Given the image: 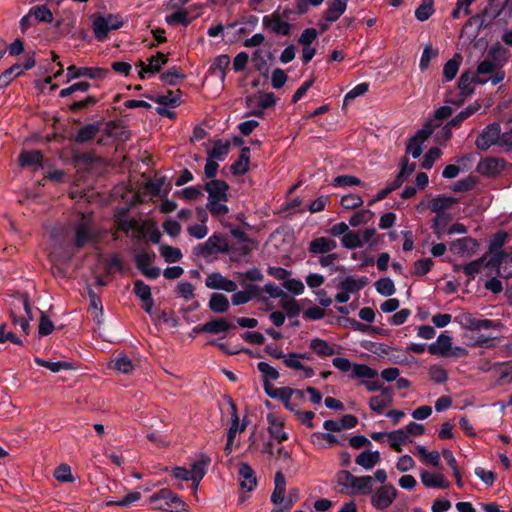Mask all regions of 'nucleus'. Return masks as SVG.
<instances>
[{"mask_svg": "<svg viewBox=\"0 0 512 512\" xmlns=\"http://www.w3.org/2000/svg\"><path fill=\"white\" fill-rule=\"evenodd\" d=\"M252 60L254 62L255 69L259 71V73L263 77H268L269 75V65L267 61L262 56L261 50H256L252 54Z\"/></svg>", "mask_w": 512, "mask_h": 512, "instance_id": "nucleus-58", "label": "nucleus"}, {"mask_svg": "<svg viewBox=\"0 0 512 512\" xmlns=\"http://www.w3.org/2000/svg\"><path fill=\"white\" fill-rule=\"evenodd\" d=\"M203 329H205L206 333L219 334L231 329H236V325L228 322L225 318H214L204 323Z\"/></svg>", "mask_w": 512, "mask_h": 512, "instance_id": "nucleus-22", "label": "nucleus"}, {"mask_svg": "<svg viewBox=\"0 0 512 512\" xmlns=\"http://www.w3.org/2000/svg\"><path fill=\"white\" fill-rule=\"evenodd\" d=\"M336 248L337 243L335 240L326 237H317L309 243L308 251L313 255L326 254Z\"/></svg>", "mask_w": 512, "mask_h": 512, "instance_id": "nucleus-14", "label": "nucleus"}, {"mask_svg": "<svg viewBox=\"0 0 512 512\" xmlns=\"http://www.w3.org/2000/svg\"><path fill=\"white\" fill-rule=\"evenodd\" d=\"M19 165L23 168L31 166H41L43 154L39 150H24L18 157Z\"/></svg>", "mask_w": 512, "mask_h": 512, "instance_id": "nucleus-26", "label": "nucleus"}, {"mask_svg": "<svg viewBox=\"0 0 512 512\" xmlns=\"http://www.w3.org/2000/svg\"><path fill=\"white\" fill-rule=\"evenodd\" d=\"M397 494L392 484H384L371 496V505L378 511H384L391 506Z\"/></svg>", "mask_w": 512, "mask_h": 512, "instance_id": "nucleus-5", "label": "nucleus"}, {"mask_svg": "<svg viewBox=\"0 0 512 512\" xmlns=\"http://www.w3.org/2000/svg\"><path fill=\"white\" fill-rule=\"evenodd\" d=\"M177 93L178 94H175L173 91L168 90L167 93L163 94V95L154 96V95L144 94V96L146 98H148L149 100H151L161 106H170L172 108H175L181 104V100H180V96H179V94H181V90L178 89Z\"/></svg>", "mask_w": 512, "mask_h": 512, "instance_id": "nucleus-21", "label": "nucleus"}, {"mask_svg": "<svg viewBox=\"0 0 512 512\" xmlns=\"http://www.w3.org/2000/svg\"><path fill=\"white\" fill-rule=\"evenodd\" d=\"M174 195L177 197H182L183 199L188 201H193L201 198L203 196V193L199 187L190 186L175 192Z\"/></svg>", "mask_w": 512, "mask_h": 512, "instance_id": "nucleus-64", "label": "nucleus"}, {"mask_svg": "<svg viewBox=\"0 0 512 512\" xmlns=\"http://www.w3.org/2000/svg\"><path fill=\"white\" fill-rule=\"evenodd\" d=\"M192 20L193 18L189 17L188 10L184 8H176L174 13L167 15L165 18L166 23L171 26L181 24L187 27L192 22Z\"/></svg>", "mask_w": 512, "mask_h": 512, "instance_id": "nucleus-31", "label": "nucleus"}, {"mask_svg": "<svg viewBox=\"0 0 512 512\" xmlns=\"http://www.w3.org/2000/svg\"><path fill=\"white\" fill-rule=\"evenodd\" d=\"M208 307L214 313H225L229 310L230 304L228 298L224 294L212 293Z\"/></svg>", "mask_w": 512, "mask_h": 512, "instance_id": "nucleus-30", "label": "nucleus"}, {"mask_svg": "<svg viewBox=\"0 0 512 512\" xmlns=\"http://www.w3.org/2000/svg\"><path fill=\"white\" fill-rule=\"evenodd\" d=\"M486 57L496 63L498 67L503 68L509 59V51L501 44L497 43L490 47Z\"/></svg>", "mask_w": 512, "mask_h": 512, "instance_id": "nucleus-27", "label": "nucleus"}, {"mask_svg": "<svg viewBox=\"0 0 512 512\" xmlns=\"http://www.w3.org/2000/svg\"><path fill=\"white\" fill-rule=\"evenodd\" d=\"M491 256L485 263V268L495 269L496 274L499 277H502V264H503V256L504 250L499 251L498 253H490Z\"/></svg>", "mask_w": 512, "mask_h": 512, "instance_id": "nucleus-52", "label": "nucleus"}, {"mask_svg": "<svg viewBox=\"0 0 512 512\" xmlns=\"http://www.w3.org/2000/svg\"><path fill=\"white\" fill-rule=\"evenodd\" d=\"M347 4V2L342 0L328 2V7L323 12L322 18L327 22H336L345 13Z\"/></svg>", "mask_w": 512, "mask_h": 512, "instance_id": "nucleus-16", "label": "nucleus"}, {"mask_svg": "<svg viewBox=\"0 0 512 512\" xmlns=\"http://www.w3.org/2000/svg\"><path fill=\"white\" fill-rule=\"evenodd\" d=\"M477 184V180L474 176H468L464 179H460L454 183L452 190L456 193L468 192Z\"/></svg>", "mask_w": 512, "mask_h": 512, "instance_id": "nucleus-57", "label": "nucleus"}, {"mask_svg": "<svg viewBox=\"0 0 512 512\" xmlns=\"http://www.w3.org/2000/svg\"><path fill=\"white\" fill-rule=\"evenodd\" d=\"M186 78V75L182 72L180 67H170L166 72L162 73L160 80L167 85L175 86L179 80Z\"/></svg>", "mask_w": 512, "mask_h": 512, "instance_id": "nucleus-38", "label": "nucleus"}, {"mask_svg": "<svg viewBox=\"0 0 512 512\" xmlns=\"http://www.w3.org/2000/svg\"><path fill=\"white\" fill-rule=\"evenodd\" d=\"M452 217L449 213H442L433 218L432 229L438 239H441L446 232L448 224L451 222Z\"/></svg>", "mask_w": 512, "mask_h": 512, "instance_id": "nucleus-37", "label": "nucleus"}, {"mask_svg": "<svg viewBox=\"0 0 512 512\" xmlns=\"http://www.w3.org/2000/svg\"><path fill=\"white\" fill-rule=\"evenodd\" d=\"M227 401L231 410V425L227 433V438H229V442H234L236 434L245 430L246 423L243 421L242 425H239L240 419L237 412V406L231 397H228Z\"/></svg>", "mask_w": 512, "mask_h": 512, "instance_id": "nucleus-15", "label": "nucleus"}, {"mask_svg": "<svg viewBox=\"0 0 512 512\" xmlns=\"http://www.w3.org/2000/svg\"><path fill=\"white\" fill-rule=\"evenodd\" d=\"M239 476L241 487L247 491H252L257 486V478L253 468L247 463H241L239 467Z\"/></svg>", "mask_w": 512, "mask_h": 512, "instance_id": "nucleus-17", "label": "nucleus"}, {"mask_svg": "<svg viewBox=\"0 0 512 512\" xmlns=\"http://www.w3.org/2000/svg\"><path fill=\"white\" fill-rule=\"evenodd\" d=\"M374 213L371 210L364 209L355 212L349 219V224L352 227H357L361 224H367L373 218Z\"/></svg>", "mask_w": 512, "mask_h": 512, "instance_id": "nucleus-51", "label": "nucleus"}, {"mask_svg": "<svg viewBox=\"0 0 512 512\" xmlns=\"http://www.w3.org/2000/svg\"><path fill=\"white\" fill-rule=\"evenodd\" d=\"M452 337L447 335L446 332L441 333L437 340L428 345L427 350L434 356H449L451 352Z\"/></svg>", "mask_w": 512, "mask_h": 512, "instance_id": "nucleus-11", "label": "nucleus"}, {"mask_svg": "<svg viewBox=\"0 0 512 512\" xmlns=\"http://www.w3.org/2000/svg\"><path fill=\"white\" fill-rule=\"evenodd\" d=\"M230 151V142L226 140L214 141L212 149L207 150V154L210 158L223 161Z\"/></svg>", "mask_w": 512, "mask_h": 512, "instance_id": "nucleus-34", "label": "nucleus"}, {"mask_svg": "<svg viewBox=\"0 0 512 512\" xmlns=\"http://www.w3.org/2000/svg\"><path fill=\"white\" fill-rule=\"evenodd\" d=\"M341 243L343 247L351 250L363 247V240L360 234L351 230L342 236Z\"/></svg>", "mask_w": 512, "mask_h": 512, "instance_id": "nucleus-41", "label": "nucleus"}, {"mask_svg": "<svg viewBox=\"0 0 512 512\" xmlns=\"http://www.w3.org/2000/svg\"><path fill=\"white\" fill-rule=\"evenodd\" d=\"M362 184L361 179L353 175H339L332 182L334 187L361 186Z\"/></svg>", "mask_w": 512, "mask_h": 512, "instance_id": "nucleus-53", "label": "nucleus"}, {"mask_svg": "<svg viewBox=\"0 0 512 512\" xmlns=\"http://www.w3.org/2000/svg\"><path fill=\"white\" fill-rule=\"evenodd\" d=\"M108 74V70L104 68L93 67H77L70 65L67 68L66 78L67 82L80 77H88L90 79H103Z\"/></svg>", "mask_w": 512, "mask_h": 512, "instance_id": "nucleus-7", "label": "nucleus"}, {"mask_svg": "<svg viewBox=\"0 0 512 512\" xmlns=\"http://www.w3.org/2000/svg\"><path fill=\"white\" fill-rule=\"evenodd\" d=\"M154 509L164 512H181L186 510V503L171 489L163 488L149 498Z\"/></svg>", "mask_w": 512, "mask_h": 512, "instance_id": "nucleus-1", "label": "nucleus"}, {"mask_svg": "<svg viewBox=\"0 0 512 512\" xmlns=\"http://www.w3.org/2000/svg\"><path fill=\"white\" fill-rule=\"evenodd\" d=\"M434 263L431 258H422L414 263V272L415 276H424L429 273L433 267Z\"/></svg>", "mask_w": 512, "mask_h": 512, "instance_id": "nucleus-63", "label": "nucleus"}, {"mask_svg": "<svg viewBox=\"0 0 512 512\" xmlns=\"http://www.w3.org/2000/svg\"><path fill=\"white\" fill-rule=\"evenodd\" d=\"M210 464V458L202 456L200 460L192 464L190 473L192 474V482L195 487L198 486L207 472V467Z\"/></svg>", "mask_w": 512, "mask_h": 512, "instance_id": "nucleus-29", "label": "nucleus"}, {"mask_svg": "<svg viewBox=\"0 0 512 512\" xmlns=\"http://www.w3.org/2000/svg\"><path fill=\"white\" fill-rule=\"evenodd\" d=\"M92 28L95 38L98 41H104L108 37L109 32L112 31L111 28H109L107 21L104 19V16L101 15L94 17Z\"/></svg>", "mask_w": 512, "mask_h": 512, "instance_id": "nucleus-33", "label": "nucleus"}, {"mask_svg": "<svg viewBox=\"0 0 512 512\" xmlns=\"http://www.w3.org/2000/svg\"><path fill=\"white\" fill-rule=\"evenodd\" d=\"M167 182L166 176H161L159 178H156L155 180L148 181L146 183V190L148 193L154 197H158L161 195L163 191V187Z\"/></svg>", "mask_w": 512, "mask_h": 512, "instance_id": "nucleus-56", "label": "nucleus"}, {"mask_svg": "<svg viewBox=\"0 0 512 512\" xmlns=\"http://www.w3.org/2000/svg\"><path fill=\"white\" fill-rule=\"evenodd\" d=\"M95 240V234L91 226L86 222H79L75 226L74 245L77 249L83 248L89 242Z\"/></svg>", "mask_w": 512, "mask_h": 512, "instance_id": "nucleus-12", "label": "nucleus"}, {"mask_svg": "<svg viewBox=\"0 0 512 512\" xmlns=\"http://www.w3.org/2000/svg\"><path fill=\"white\" fill-rule=\"evenodd\" d=\"M102 122H94L90 124H86L82 128H80L74 138L75 142L79 144L86 143L88 141L93 140L96 135L101 130Z\"/></svg>", "mask_w": 512, "mask_h": 512, "instance_id": "nucleus-20", "label": "nucleus"}, {"mask_svg": "<svg viewBox=\"0 0 512 512\" xmlns=\"http://www.w3.org/2000/svg\"><path fill=\"white\" fill-rule=\"evenodd\" d=\"M257 369L262 374V382L275 381L280 377L278 370L266 362H259L257 364Z\"/></svg>", "mask_w": 512, "mask_h": 512, "instance_id": "nucleus-50", "label": "nucleus"}, {"mask_svg": "<svg viewBox=\"0 0 512 512\" xmlns=\"http://www.w3.org/2000/svg\"><path fill=\"white\" fill-rule=\"evenodd\" d=\"M473 84V72L467 70L463 72L458 79V88L460 90L461 99L458 102H454L457 105H461L465 98L474 93Z\"/></svg>", "mask_w": 512, "mask_h": 512, "instance_id": "nucleus-19", "label": "nucleus"}, {"mask_svg": "<svg viewBox=\"0 0 512 512\" xmlns=\"http://www.w3.org/2000/svg\"><path fill=\"white\" fill-rule=\"evenodd\" d=\"M478 248V241L472 237L459 238L450 244V251L454 254L472 256L477 252Z\"/></svg>", "mask_w": 512, "mask_h": 512, "instance_id": "nucleus-9", "label": "nucleus"}, {"mask_svg": "<svg viewBox=\"0 0 512 512\" xmlns=\"http://www.w3.org/2000/svg\"><path fill=\"white\" fill-rule=\"evenodd\" d=\"M22 74L21 64L15 63L0 75V88L7 87L11 81Z\"/></svg>", "mask_w": 512, "mask_h": 512, "instance_id": "nucleus-47", "label": "nucleus"}, {"mask_svg": "<svg viewBox=\"0 0 512 512\" xmlns=\"http://www.w3.org/2000/svg\"><path fill=\"white\" fill-rule=\"evenodd\" d=\"M506 0H489L488 4L483 9L482 16L486 21L488 27H490L494 20L498 18L501 13L505 10Z\"/></svg>", "mask_w": 512, "mask_h": 512, "instance_id": "nucleus-13", "label": "nucleus"}, {"mask_svg": "<svg viewBox=\"0 0 512 512\" xmlns=\"http://www.w3.org/2000/svg\"><path fill=\"white\" fill-rule=\"evenodd\" d=\"M262 27L266 32L279 36H290L293 29L291 23L282 20L279 16V8L262 18Z\"/></svg>", "mask_w": 512, "mask_h": 512, "instance_id": "nucleus-3", "label": "nucleus"}, {"mask_svg": "<svg viewBox=\"0 0 512 512\" xmlns=\"http://www.w3.org/2000/svg\"><path fill=\"white\" fill-rule=\"evenodd\" d=\"M159 252L167 263L178 262L183 257L182 252L179 248L165 244L160 246Z\"/></svg>", "mask_w": 512, "mask_h": 512, "instance_id": "nucleus-43", "label": "nucleus"}, {"mask_svg": "<svg viewBox=\"0 0 512 512\" xmlns=\"http://www.w3.org/2000/svg\"><path fill=\"white\" fill-rule=\"evenodd\" d=\"M455 203H457V199L454 197L438 195L430 200L428 207L432 212H435L436 215H439L445 213L444 211Z\"/></svg>", "mask_w": 512, "mask_h": 512, "instance_id": "nucleus-24", "label": "nucleus"}, {"mask_svg": "<svg viewBox=\"0 0 512 512\" xmlns=\"http://www.w3.org/2000/svg\"><path fill=\"white\" fill-rule=\"evenodd\" d=\"M229 184L221 179H212L205 183L204 190L208 193V202H227L229 200Z\"/></svg>", "mask_w": 512, "mask_h": 512, "instance_id": "nucleus-6", "label": "nucleus"}, {"mask_svg": "<svg viewBox=\"0 0 512 512\" xmlns=\"http://www.w3.org/2000/svg\"><path fill=\"white\" fill-rule=\"evenodd\" d=\"M439 55L438 49L432 47L431 44H427L422 52L419 68L421 71H425L429 68L432 59H435Z\"/></svg>", "mask_w": 512, "mask_h": 512, "instance_id": "nucleus-48", "label": "nucleus"}, {"mask_svg": "<svg viewBox=\"0 0 512 512\" xmlns=\"http://www.w3.org/2000/svg\"><path fill=\"white\" fill-rule=\"evenodd\" d=\"M280 306L286 311L289 318L297 317L301 312V306L294 298H289L287 295L280 300Z\"/></svg>", "mask_w": 512, "mask_h": 512, "instance_id": "nucleus-46", "label": "nucleus"}, {"mask_svg": "<svg viewBox=\"0 0 512 512\" xmlns=\"http://www.w3.org/2000/svg\"><path fill=\"white\" fill-rule=\"evenodd\" d=\"M230 65V57L226 54L217 56L214 62L210 66L209 70L214 73L215 71L220 72V79L223 82L226 77V69Z\"/></svg>", "mask_w": 512, "mask_h": 512, "instance_id": "nucleus-42", "label": "nucleus"}, {"mask_svg": "<svg viewBox=\"0 0 512 512\" xmlns=\"http://www.w3.org/2000/svg\"><path fill=\"white\" fill-rule=\"evenodd\" d=\"M374 286L376 291L382 296L389 297L396 292L394 282L388 277L378 279Z\"/></svg>", "mask_w": 512, "mask_h": 512, "instance_id": "nucleus-45", "label": "nucleus"}, {"mask_svg": "<svg viewBox=\"0 0 512 512\" xmlns=\"http://www.w3.org/2000/svg\"><path fill=\"white\" fill-rule=\"evenodd\" d=\"M378 376L377 370L366 364L354 363L350 378L352 379H374Z\"/></svg>", "mask_w": 512, "mask_h": 512, "instance_id": "nucleus-35", "label": "nucleus"}, {"mask_svg": "<svg viewBox=\"0 0 512 512\" xmlns=\"http://www.w3.org/2000/svg\"><path fill=\"white\" fill-rule=\"evenodd\" d=\"M250 163V148L245 146L240 151L239 158L230 166L234 176H241L248 172Z\"/></svg>", "mask_w": 512, "mask_h": 512, "instance_id": "nucleus-18", "label": "nucleus"}, {"mask_svg": "<svg viewBox=\"0 0 512 512\" xmlns=\"http://www.w3.org/2000/svg\"><path fill=\"white\" fill-rule=\"evenodd\" d=\"M381 460L379 451L366 450L361 452L355 459L357 465L363 467L365 470H371Z\"/></svg>", "mask_w": 512, "mask_h": 512, "instance_id": "nucleus-25", "label": "nucleus"}, {"mask_svg": "<svg viewBox=\"0 0 512 512\" xmlns=\"http://www.w3.org/2000/svg\"><path fill=\"white\" fill-rule=\"evenodd\" d=\"M439 124H432L431 122H427L423 128L418 130L414 136H412L413 141L418 142L423 145V143L431 136L434 129L437 128Z\"/></svg>", "mask_w": 512, "mask_h": 512, "instance_id": "nucleus-60", "label": "nucleus"}, {"mask_svg": "<svg viewBox=\"0 0 512 512\" xmlns=\"http://www.w3.org/2000/svg\"><path fill=\"white\" fill-rule=\"evenodd\" d=\"M390 447L397 453L402 452V444L408 439L407 433L403 429L394 430L387 433Z\"/></svg>", "mask_w": 512, "mask_h": 512, "instance_id": "nucleus-40", "label": "nucleus"}, {"mask_svg": "<svg viewBox=\"0 0 512 512\" xmlns=\"http://www.w3.org/2000/svg\"><path fill=\"white\" fill-rule=\"evenodd\" d=\"M442 151L438 147L430 148L423 157L421 166L423 169L429 170L432 168L434 162L441 156Z\"/></svg>", "mask_w": 512, "mask_h": 512, "instance_id": "nucleus-61", "label": "nucleus"}, {"mask_svg": "<svg viewBox=\"0 0 512 512\" xmlns=\"http://www.w3.org/2000/svg\"><path fill=\"white\" fill-rule=\"evenodd\" d=\"M506 166V161L502 158L487 157L481 159L477 165V172L486 177H495L499 175Z\"/></svg>", "mask_w": 512, "mask_h": 512, "instance_id": "nucleus-8", "label": "nucleus"}, {"mask_svg": "<svg viewBox=\"0 0 512 512\" xmlns=\"http://www.w3.org/2000/svg\"><path fill=\"white\" fill-rule=\"evenodd\" d=\"M501 127L497 122L487 125L478 135L475 145L479 150L486 151L492 145L501 143Z\"/></svg>", "mask_w": 512, "mask_h": 512, "instance_id": "nucleus-4", "label": "nucleus"}, {"mask_svg": "<svg viewBox=\"0 0 512 512\" xmlns=\"http://www.w3.org/2000/svg\"><path fill=\"white\" fill-rule=\"evenodd\" d=\"M228 252H230V247L226 237L217 233H214L204 243L198 244L193 248V254L203 258Z\"/></svg>", "mask_w": 512, "mask_h": 512, "instance_id": "nucleus-2", "label": "nucleus"}, {"mask_svg": "<svg viewBox=\"0 0 512 512\" xmlns=\"http://www.w3.org/2000/svg\"><path fill=\"white\" fill-rule=\"evenodd\" d=\"M508 234L505 231L496 232L489 243L488 252L498 253L507 240Z\"/></svg>", "mask_w": 512, "mask_h": 512, "instance_id": "nucleus-54", "label": "nucleus"}, {"mask_svg": "<svg viewBox=\"0 0 512 512\" xmlns=\"http://www.w3.org/2000/svg\"><path fill=\"white\" fill-rule=\"evenodd\" d=\"M433 0H422L421 4L415 10V17L419 21H426L434 12Z\"/></svg>", "mask_w": 512, "mask_h": 512, "instance_id": "nucleus-49", "label": "nucleus"}, {"mask_svg": "<svg viewBox=\"0 0 512 512\" xmlns=\"http://www.w3.org/2000/svg\"><path fill=\"white\" fill-rule=\"evenodd\" d=\"M420 478L423 485L429 488L448 489L450 487V483L446 481L441 474L435 475L423 470L420 474Z\"/></svg>", "mask_w": 512, "mask_h": 512, "instance_id": "nucleus-23", "label": "nucleus"}, {"mask_svg": "<svg viewBox=\"0 0 512 512\" xmlns=\"http://www.w3.org/2000/svg\"><path fill=\"white\" fill-rule=\"evenodd\" d=\"M206 287L210 289L224 290L226 292H235L237 284L224 277L221 273L214 272L207 276L205 280Z\"/></svg>", "mask_w": 512, "mask_h": 512, "instance_id": "nucleus-10", "label": "nucleus"}, {"mask_svg": "<svg viewBox=\"0 0 512 512\" xmlns=\"http://www.w3.org/2000/svg\"><path fill=\"white\" fill-rule=\"evenodd\" d=\"M462 57L459 54H456L453 58L449 59L443 67V77L445 81H452L459 70L461 64Z\"/></svg>", "mask_w": 512, "mask_h": 512, "instance_id": "nucleus-36", "label": "nucleus"}, {"mask_svg": "<svg viewBox=\"0 0 512 512\" xmlns=\"http://www.w3.org/2000/svg\"><path fill=\"white\" fill-rule=\"evenodd\" d=\"M351 489L353 491L349 492L350 494H361V495H369L373 491V477L370 475L357 477L354 479L352 483Z\"/></svg>", "mask_w": 512, "mask_h": 512, "instance_id": "nucleus-28", "label": "nucleus"}, {"mask_svg": "<svg viewBox=\"0 0 512 512\" xmlns=\"http://www.w3.org/2000/svg\"><path fill=\"white\" fill-rule=\"evenodd\" d=\"M34 362L36 365H38L40 367L47 368L54 373H57L61 370H70L73 368L72 363L67 362V361L52 362V361L44 360L39 357H35Z\"/></svg>", "mask_w": 512, "mask_h": 512, "instance_id": "nucleus-39", "label": "nucleus"}, {"mask_svg": "<svg viewBox=\"0 0 512 512\" xmlns=\"http://www.w3.org/2000/svg\"><path fill=\"white\" fill-rule=\"evenodd\" d=\"M133 292L141 300H151V288L142 280L137 279L133 283Z\"/></svg>", "mask_w": 512, "mask_h": 512, "instance_id": "nucleus-55", "label": "nucleus"}, {"mask_svg": "<svg viewBox=\"0 0 512 512\" xmlns=\"http://www.w3.org/2000/svg\"><path fill=\"white\" fill-rule=\"evenodd\" d=\"M142 495L138 491L129 492L125 497L120 500H107L105 505L107 507L110 506H119V507H129L135 502L141 499Z\"/></svg>", "mask_w": 512, "mask_h": 512, "instance_id": "nucleus-44", "label": "nucleus"}, {"mask_svg": "<svg viewBox=\"0 0 512 512\" xmlns=\"http://www.w3.org/2000/svg\"><path fill=\"white\" fill-rule=\"evenodd\" d=\"M31 12L36 22L50 23L53 20V14L46 5L36 6L31 9Z\"/></svg>", "mask_w": 512, "mask_h": 512, "instance_id": "nucleus-59", "label": "nucleus"}, {"mask_svg": "<svg viewBox=\"0 0 512 512\" xmlns=\"http://www.w3.org/2000/svg\"><path fill=\"white\" fill-rule=\"evenodd\" d=\"M309 347L319 357H329L335 354L334 348L321 338H313Z\"/></svg>", "mask_w": 512, "mask_h": 512, "instance_id": "nucleus-32", "label": "nucleus"}, {"mask_svg": "<svg viewBox=\"0 0 512 512\" xmlns=\"http://www.w3.org/2000/svg\"><path fill=\"white\" fill-rule=\"evenodd\" d=\"M429 376L430 379L435 382L436 384H444L448 380V373L447 371L438 365H433L429 368Z\"/></svg>", "mask_w": 512, "mask_h": 512, "instance_id": "nucleus-62", "label": "nucleus"}]
</instances>
